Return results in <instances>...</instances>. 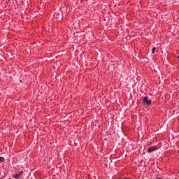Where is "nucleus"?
<instances>
[{"mask_svg":"<svg viewBox=\"0 0 179 179\" xmlns=\"http://www.w3.org/2000/svg\"><path fill=\"white\" fill-rule=\"evenodd\" d=\"M143 103L147 104V106H150L152 104V99H149V97L145 96L143 98Z\"/></svg>","mask_w":179,"mask_h":179,"instance_id":"f257e3e1","label":"nucleus"},{"mask_svg":"<svg viewBox=\"0 0 179 179\" xmlns=\"http://www.w3.org/2000/svg\"><path fill=\"white\" fill-rule=\"evenodd\" d=\"M13 178L15 179H20V174L17 173L13 176Z\"/></svg>","mask_w":179,"mask_h":179,"instance_id":"7ed1b4c3","label":"nucleus"},{"mask_svg":"<svg viewBox=\"0 0 179 179\" xmlns=\"http://www.w3.org/2000/svg\"><path fill=\"white\" fill-rule=\"evenodd\" d=\"M155 52H156V48H152V54H155Z\"/></svg>","mask_w":179,"mask_h":179,"instance_id":"39448f33","label":"nucleus"},{"mask_svg":"<svg viewBox=\"0 0 179 179\" xmlns=\"http://www.w3.org/2000/svg\"><path fill=\"white\" fill-rule=\"evenodd\" d=\"M18 174H20V176H22V174H23V170H21Z\"/></svg>","mask_w":179,"mask_h":179,"instance_id":"423d86ee","label":"nucleus"},{"mask_svg":"<svg viewBox=\"0 0 179 179\" xmlns=\"http://www.w3.org/2000/svg\"><path fill=\"white\" fill-rule=\"evenodd\" d=\"M159 149H160V147H157L156 145L152 147H149L148 150V153H152V152H155V150H157Z\"/></svg>","mask_w":179,"mask_h":179,"instance_id":"f03ea898","label":"nucleus"},{"mask_svg":"<svg viewBox=\"0 0 179 179\" xmlns=\"http://www.w3.org/2000/svg\"><path fill=\"white\" fill-rule=\"evenodd\" d=\"M159 179H161V178H159Z\"/></svg>","mask_w":179,"mask_h":179,"instance_id":"6e6552de","label":"nucleus"},{"mask_svg":"<svg viewBox=\"0 0 179 179\" xmlns=\"http://www.w3.org/2000/svg\"><path fill=\"white\" fill-rule=\"evenodd\" d=\"M20 82H22V80H20Z\"/></svg>","mask_w":179,"mask_h":179,"instance_id":"0eeeda50","label":"nucleus"},{"mask_svg":"<svg viewBox=\"0 0 179 179\" xmlns=\"http://www.w3.org/2000/svg\"><path fill=\"white\" fill-rule=\"evenodd\" d=\"M0 163H5V157H0Z\"/></svg>","mask_w":179,"mask_h":179,"instance_id":"20e7f679","label":"nucleus"}]
</instances>
